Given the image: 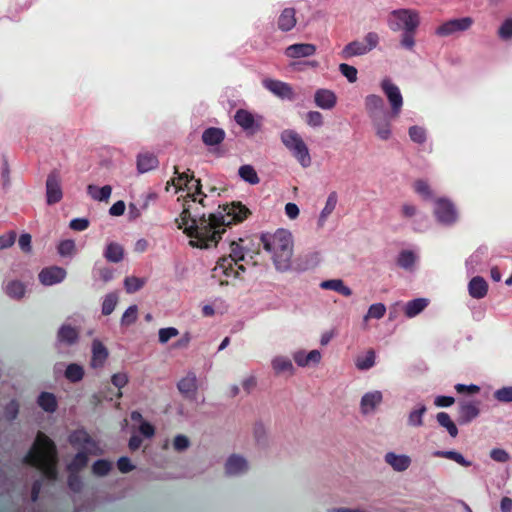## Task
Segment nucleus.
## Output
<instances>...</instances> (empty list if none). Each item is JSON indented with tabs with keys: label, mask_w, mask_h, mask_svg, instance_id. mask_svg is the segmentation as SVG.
<instances>
[{
	"label": "nucleus",
	"mask_w": 512,
	"mask_h": 512,
	"mask_svg": "<svg viewBox=\"0 0 512 512\" xmlns=\"http://www.w3.org/2000/svg\"><path fill=\"white\" fill-rule=\"evenodd\" d=\"M251 214V211L241 202H232L219 205L217 212L192 214L188 207H184L179 228L184 227V233L195 240L189 244L197 248L216 246L226 227L241 223Z\"/></svg>",
	"instance_id": "nucleus-1"
},
{
	"label": "nucleus",
	"mask_w": 512,
	"mask_h": 512,
	"mask_svg": "<svg viewBox=\"0 0 512 512\" xmlns=\"http://www.w3.org/2000/svg\"><path fill=\"white\" fill-rule=\"evenodd\" d=\"M260 244L270 255L276 270L284 272L290 269L294 247L293 236L290 231L280 228L273 233H262Z\"/></svg>",
	"instance_id": "nucleus-2"
},
{
	"label": "nucleus",
	"mask_w": 512,
	"mask_h": 512,
	"mask_svg": "<svg viewBox=\"0 0 512 512\" xmlns=\"http://www.w3.org/2000/svg\"><path fill=\"white\" fill-rule=\"evenodd\" d=\"M26 461L42 471L48 479L56 478V449L54 443L45 434L38 433Z\"/></svg>",
	"instance_id": "nucleus-3"
},
{
	"label": "nucleus",
	"mask_w": 512,
	"mask_h": 512,
	"mask_svg": "<svg viewBox=\"0 0 512 512\" xmlns=\"http://www.w3.org/2000/svg\"><path fill=\"white\" fill-rule=\"evenodd\" d=\"M230 250V254L219 258L212 269V278L217 279L220 285H228V278H238L240 272L246 270L244 265L239 264L245 259L244 248L236 241H232Z\"/></svg>",
	"instance_id": "nucleus-4"
},
{
	"label": "nucleus",
	"mask_w": 512,
	"mask_h": 512,
	"mask_svg": "<svg viewBox=\"0 0 512 512\" xmlns=\"http://www.w3.org/2000/svg\"><path fill=\"white\" fill-rule=\"evenodd\" d=\"M280 139L283 145L292 153L293 157L297 159L302 167L307 168L311 165L309 149L302 137L295 130H283L281 132Z\"/></svg>",
	"instance_id": "nucleus-5"
},
{
	"label": "nucleus",
	"mask_w": 512,
	"mask_h": 512,
	"mask_svg": "<svg viewBox=\"0 0 512 512\" xmlns=\"http://www.w3.org/2000/svg\"><path fill=\"white\" fill-rule=\"evenodd\" d=\"M420 24L419 14L411 9H398L390 14L388 25L392 31H399L401 29L416 31Z\"/></svg>",
	"instance_id": "nucleus-6"
},
{
	"label": "nucleus",
	"mask_w": 512,
	"mask_h": 512,
	"mask_svg": "<svg viewBox=\"0 0 512 512\" xmlns=\"http://www.w3.org/2000/svg\"><path fill=\"white\" fill-rule=\"evenodd\" d=\"M174 174L177 175V177L172 178L167 182L166 190L169 189V185H173L176 190H180L185 186L189 191L192 190V186H189V183L194 181V189L195 192L193 194H189V196L192 198V201H196V195L206 197V195L202 192V184L200 179H195L193 172L188 169L186 172H179V169L177 166H174ZM199 203L201 205L203 204V198L199 200Z\"/></svg>",
	"instance_id": "nucleus-7"
},
{
	"label": "nucleus",
	"mask_w": 512,
	"mask_h": 512,
	"mask_svg": "<svg viewBox=\"0 0 512 512\" xmlns=\"http://www.w3.org/2000/svg\"><path fill=\"white\" fill-rule=\"evenodd\" d=\"M434 214L439 223L447 226L453 225L458 219L455 205L445 198L436 200Z\"/></svg>",
	"instance_id": "nucleus-8"
},
{
	"label": "nucleus",
	"mask_w": 512,
	"mask_h": 512,
	"mask_svg": "<svg viewBox=\"0 0 512 512\" xmlns=\"http://www.w3.org/2000/svg\"><path fill=\"white\" fill-rule=\"evenodd\" d=\"M381 88L391 105V116L398 117L403 106V97L399 88L389 79H384L381 82Z\"/></svg>",
	"instance_id": "nucleus-9"
},
{
	"label": "nucleus",
	"mask_w": 512,
	"mask_h": 512,
	"mask_svg": "<svg viewBox=\"0 0 512 512\" xmlns=\"http://www.w3.org/2000/svg\"><path fill=\"white\" fill-rule=\"evenodd\" d=\"M63 197L61 178L57 170L51 171L46 179V201L53 205L61 201Z\"/></svg>",
	"instance_id": "nucleus-10"
},
{
	"label": "nucleus",
	"mask_w": 512,
	"mask_h": 512,
	"mask_svg": "<svg viewBox=\"0 0 512 512\" xmlns=\"http://www.w3.org/2000/svg\"><path fill=\"white\" fill-rule=\"evenodd\" d=\"M473 22L474 21L471 17L451 19L440 25L436 29V34L442 37H447L456 32H463L468 30L472 26Z\"/></svg>",
	"instance_id": "nucleus-11"
},
{
	"label": "nucleus",
	"mask_w": 512,
	"mask_h": 512,
	"mask_svg": "<svg viewBox=\"0 0 512 512\" xmlns=\"http://www.w3.org/2000/svg\"><path fill=\"white\" fill-rule=\"evenodd\" d=\"M69 441L75 448L86 451L89 454L97 455L99 452L95 441L84 430L73 432L69 437Z\"/></svg>",
	"instance_id": "nucleus-12"
},
{
	"label": "nucleus",
	"mask_w": 512,
	"mask_h": 512,
	"mask_svg": "<svg viewBox=\"0 0 512 512\" xmlns=\"http://www.w3.org/2000/svg\"><path fill=\"white\" fill-rule=\"evenodd\" d=\"M262 85L281 99L294 100L295 98L292 86L286 82L267 78L262 81Z\"/></svg>",
	"instance_id": "nucleus-13"
},
{
	"label": "nucleus",
	"mask_w": 512,
	"mask_h": 512,
	"mask_svg": "<svg viewBox=\"0 0 512 512\" xmlns=\"http://www.w3.org/2000/svg\"><path fill=\"white\" fill-rule=\"evenodd\" d=\"M67 275L64 268L58 266L46 267L39 273V280L43 285L51 286L62 282Z\"/></svg>",
	"instance_id": "nucleus-14"
},
{
	"label": "nucleus",
	"mask_w": 512,
	"mask_h": 512,
	"mask_svg": "<svg viewBox=\"0 0 512 512\" xmlns=\"http://www.w3.org/2000/svg\"><path fill=\"white\" fill-rule=\"evenodd\" d=\"M391 118H394L391 113L371 118L376 135L381 140H388L391 136Z\"/></svg>",
	"instance_id": "nucleus-15"
},
{
	"label": "nucleus",
	"mask_w": 512,
	"mask_h": 512,
	"mask_svg": "<svg viewBox=\"0 0 512 512\" xmlns=\"http://www.w3.org/2000/svg\"><path fill=\"white\" fill-rule=\"evenodd\" d=\"M235 122L245 131L254 134L260 129V125L256 123L253 114L245 109H239L234 116Z\"/></svg>",
	"instance_id": "nucleus-16"
},
{
	"label": "nucleus",
	"mask_w": 512,
	"mask_h": 512,
	"mask_svg": "<svg viewBox=\"0 0 512 512\" xmlns=\"http://www.w3.org/2000/svg\"><path fill=\"white\" fill-rule=\"evenodd\" d=\"M365 108L370 118H374L389 113L384 106L383 99L375 94L368 95L365 98Z\"/></svg>",
	"instance_id": "nucleus-17"
},
{
	"label": "nucleus",
	"mask_w": 512,
	"mask_h": 512,
	"mask_svg": "<svg viewBox=\"0 0 512 512\" xmlns=\"http://www.w3.org/2000/svg\"><path fill=\"white\" fill-rule=\"evenodd\" d=\"M316 46L310 43H296L285 49V55L289 58H302L314 55Z\"/></svg>",
	"instance_id": "nucleus-18"
},
{
	"label": "nucleus",
	"mask_w": 512,
	"mask_h": 512,
	"mask_svg": "<svg viewBox=\"0 0 512 512\" xmlns=\"http://www.w3.org/2000/svg\"><path fill=\"white\" fill-rule=\"evenodd\" d=\"M315 104L322 109L335 107L337 98L334 92L328 89H318L314 96Z\"/></svg>",
	"instance_id": "nucleus-19"
},
{
	"label": "nucleus",
	"mask_w": 512,
	"mask_h": 512,
	"mask_svg": "<svg viewBox=\"0 0 512 512\" xmlns=\"http://www.w3.org/2000/svg\"><path fill=\"white\" fill-rule=\"evenodd\" d=\"M294 361L300 367H307L320 362L322 355L318 350H312L310 352L297 351L294 356Z\"/></svg>",
	"instance_id": "nucleus-20"
},
{
	"label": "nucleus",
	"mask_w": 512,
	"mask_h": 512,
	"mask_svg": "<svg viewBox=\"0 0 512 512\" xmlns=\"http://www.w3.org/2000/svg\"><path fill=\"white\" fill-rule=\"evenodd\" d=\"M297 23L294 8H285L278 17L277 26L282 32L291 31Z\"/></svg>",
	"instance_id": "nucleus-21"
},
{
	"label": "nucleus",
	"mask_w": 512,
	"mask_h": 512,
	"mask_svg": "<svg viewBox=\"0 0 512 512\" xmlns=\"http://www.w3.org/2000/svg\"><path fill=\"white\" fill-rule=\"evenodd\" d=\"M468 290L472 298L481 299L487 294L488 284L483 277L475 276L470 280Z\"/></svg>",
	"instance_id": "nucleus-22"
},
{
	"label": "nucleus",
	"mask_w": 512,
	"mask_h": 512,
	"mask_svg": "<svg viewBox=\"0 0 512 512\" xmlns=\"http://www.w3.org/2000/svg\"><path fill=\"white\" fill-rule=\"evenodd\" d=\"M367 53L368 51L365 48V43L355 40L344 46V48L340 52V56L343 59H349L351 57L362 56Z\"/></svg>",
	"instance_id": "nucleus-23"
},
{
	"label": "nucleus",
	"mask_w": 512,
	"mask_h": 512,
	"mask_svg": "<svg viewBox=\"0 0 512 512\" xmlns=\"http://www.w3.org/2000/svg\"><path fill=\"white\" fill-rule=\"evenodd\" d=\"M224 138V130L216 127L207 128L202 134V141L207 146L218 145L224 140Z\"/></svg>",
	"instance_id": "nucleus-24"
},
{
	"label": "nucleus",
	"mask_w": 512,
	"mask_h": 512,
	"mask_svg": "<svg viewBox=\"0 0 512 512\" xmlns=\"http://www.w3.org/2000/svg\"><path fill=\"white\" fill-rule=\"evenodd\" d=\"M159 164L157 157L152 153H142L137 158V168L140 173L155 169Z\"/></svg>",
	"instance_id": "nucleus-25"
},
{
	"label": "nucleus",
	"mask_w": 512,
	"mask_h": 512,
	"mask_svg": "<svg viewBox=\"0 0 512 512\" xmlns=\"http://www.w3.org/2000/svg\"><path fill=\"white\" fill-rule=\"evenodd\" d=\"M429 304V300L426 298H417L407 302L404 306L405 316L408 318L416 317L422 312Z\"/></svg>",
	"instance_id": "nucleus-26"
},
{
	"label": "nucleus",
	"mask_w": 512,
	"mask_h": 512,
	"mask_svg": "<svg viewBox=\"0 0 512 512\" xmlns=\"http://www.w3.org/2000/svg\"><path fill=\"white\" fill-rule=\"evenodd\" d=\"M338 197L336 192H331L326 200L325 206L322 209L319 219H318V227L322 228L328 216L334 211L336 205H337Z\"/></svg>",
	"instance_id": "nucleus-27"
},
{
	"label": "nucleus",
	"mask_w": 512,
	"mask_h": 512,
	"mask_svg": "<svg viewBox=\"0 0 512 512\" xmlns=\"http://www.w3.org/2000/svg\"><path fill=\"white\" fill-rule=\"evenodd\" d=\"M225 469L229 475H236L247 469V463L244 458L232 455L228 458Z\"/></svg>",
	"instance_id": "nucleus-28"
},
{
	"label": "nucleus",
	"mask_w": 512,
	"mask_h": 512,
	"mask_svg": "<svg viewBox=\"0 0 512 512\" xmlns=\"http://www.w3.org/2000/svg\"><path fill=\"white\" fill-rule=\"evenodd\" d=\"M386 462L393 467L396 471H404L410 465V458L405 455H396L394 453H388L385 456Z\"/></svg>",
	"instance_id": "nucleus-29"
},
{
	"label": "nucleus",
	"mask_w": 512,
	"mask_h": 512,
	"mask_svg": "<svg viewBox=\"0 0 512 512\" xmlns=\"http://www.w3.org/2000/svg\"><path fill=\"white\" fill-rule=\"evenodd\" d=\"M87 193L94 200L108 201L112 193V187L110 185H105L98 188L96 185L89 184L87 186Z\"/></svg>",
	"instance_id": "nucleus-30"
},
{
	"label": "nucleus",
	"mask_w": 512,
	"mask_h": 512,
	"mask_svg": "<svg viewBox=\"0 0 512 512\" xmlns=\"http://www.w3.org/2000/svg\"><path fill=\"white\" fill-rule=\"evenodd\" d=\"M381 401L382 394L380 392L366 394L361 401L362 412L365 414L372 412Z\"/></svg>",
	"instance_id": "nucleus-31"
},
{
	"label": "nucleus",
	"mask_w": 512,
	"mask_h": 512,
	"mask_svg": "<svg viewBox=\"0 0 512 512\" xmlns=\"http://www.w3.org/2000/svg\"><path fill=\"white\" fill-rule=\"evenodd\" d=\"M104 257L109 262L118 263L124 258V249L120 244L111 242L106 247Z\"/></svg>",
	"instance_id": "nucleus-32"
},
{
	"label": "nucleus",
	"mask_w": 512,
	"mask_h": 512,
	"mask_svg": "<svg viewBox=\"0 0 512 512\" xmlns=\"http://www.w3.org/2000/svg\"><path fill=\"white\" fill-rule=\"evenodd\" d=\"M92 352H93L92 365L94 367L103 366L104 362L106 361V359L108 357L107 349L102 345L101 342L95 340L93 342Z\"/></svg>",
	"instance_id": "nucleus-33"
},
{
	"label": "nucleus",
	"mask_w": 512,
	"mask_h": 512,
	"mask_svg": "<svg viewBox=\"0 0 512 512\" xmlns=\"http://www.w3.org/2000/svg\"><path fill=\"white\" fill-rule=\"evenodd\" d=\"M479 414V408L475 403H462L459 410V421L467 423Z\"/></svg>",
	"instance_id": "nucleus-34"
},
{
	"label": "nucleus",
	"mask_w": 512,
	"mask_h": 512,
	"mask_svg": "<svg viewBox=\"0 0 512 512\" xmlns=\"http://www.w3.org/2000/svg\"><path fill=\"white\" fill-rule=\"evenodd\" d=\"M37 403L43 410L50 413L56 411L58 406L56 396L49 392H42Z\"/></svg>",
	"instance_id": "nucleus-35"
},
{
	"label": "nucleus",
	"mask_w": 512,
	"mask_h": 512,
	"mask_svg": "<svg viewBox=\"0 0 512 512\" xmlns=\"http://www.w3.org/2000/svg\"><path fill=\"white\" fill-rule=\"evenodd\" d=\"M320 287L323 289L336 291L344 296H350L352 294L351 289L347 287L341 279L323 281L320 284Z\"/></svg>",
	"instance_id": "nucleus-36"
},
{
	"label": "nucleus",
	"mask_w": 512,
	"mask_h": 512,
	"mask_svg": "<svg viewBox=\"0 0 512 512\" xmlns=\"http://www.w3.org/2000/svg\"><path fill=\"white\" fill-rule=\"evenodd\" d=\"M5 291L9 297L21 299L25 295L26 287L21 281L13 280L7 283Z\"/></svg>",
	"instance_id": "nucleus-37"
},
{
	"label": "nucleus",
	"mask_w": 512,
	"mask_h": 512,
	"mask_svg": "<svg viewBox=\"0 0 512 512\" xmlns=\"http://www.w3.org/2000/svg\"><path fill=\"white\" fill-rule=\"evenodd\" d=\"M239 176L247 183L251 185H256L260 182V179L257 175L256 170L251 165H242L239 168Z\"/></svg>",
	"instance_id": "nucleus-38"
},
{
	"label": "nucleus",
	"mask_w": 512,
	"mask_h": 512,
	"mask_svg": "<svg viewBox=\"0 0 512 512\" xmlns=\"http://www.w3.org/2000/svg\"><path fill=\"white\" fill-rule=\"evenodd\" d=\"M272 367H273L275 373H277V374H282V373L293 374V372H294V367L292 365V362L289 359L284 358V357H276L272 361Z\"/></svg>",
	"instance_id": "nucleus-39"
},
{
	"label": "nucleus",
	"mask_w": 512,
	"mask_h": 512,
	"mask_svg": "<svg viewBox=\"0 0 512 512\" xmlns=\"http://www.w3.org/2000/svg\"><path fill=\"white\" fill-rule=\"evenodd\" d=\"M375 358V351L373 349H369L364 353V355L356 358V367L359 370H367L374 365Z\"/></svg>",
	"instance_id": "nucleus-40"
},
{
	"label": "nucleus",
	"mask_w": 512,
	"mask_h": 512,
	"mask_svg": "<svg viewBox=\"0 0 512 512\" xmlns=\"http://www.w3.org/2000/svg\"><path fill=\"white\" fill-rule=\"evenodd\" d=\"M146 283L144 278L136 276H128L124 280V287L127 293H135L139 291Z\"/></svg>",
	"instance_id": "nucleus-41"
},
{
	"label": "nucleus",
	"mask_w": 512,
	"mask_h": 512,
	"mask_svg": "<svg viewBox=\"0 0 512 512\" xmlns=\"http://www.w3.org/2000/svg\"><path fill=\"white\" fill-rule=\"evenodd\" d=\"M88 454L89 453L86 451L78 452L74 459L71 461V463L68 465V470L70 472H78L79 470L84 468L88 462Z\"/></svg>",
	"instance_id": "nucleus-42"
},
{
	"label": "nucleus",
	"mask_w": 512,
	"mask_h": 512,
	"mask_svg": "<svg viewBox=\"0 0 512 512\" xmlns=\"http://www.w3.org/2000/svg\"><path fill=\"white\" fill-rule=\"evenodd\" d=\"M437 421L443 427H445L451 437H456L458 434V429L450 416L445 412H440L437 414Z\"/></svg>",
	"instance_id": "nucleus-43"
},
{
	"label": "nucleus",
	"mask_w": 512,
	"mask_h": 512,
	"mask_svg": "<svg viewBox=\"0 0 512 512\" xmlns=\"http://www.w3.org/2000/svg\"><path fill=\"white\" fill-rule=\"evenodd\" d=\"M415 255L410 250H403L400 252L398 258H397V264L401 268L404 269H411L414 266L415 263Z\"/></svg>",
	"instance_id": "nucleus-44"
},
{
	"label": "nucleus",
	"mask_w": 512,
	"mask_h": 512,
	"mask_svg": "<svg viewBox=\"0 0 512 512\" xmlns=\"http://www.w3.org/2000/svg\"><path fill=\"white\" fill-rule=\"evenodd\" d=\"M61 341L68 344L74 343L78 338V332L69 325H64L59 331Z\"/></svg>",
	"instance_id": "nucleus-45"
},
{
	"label": "nucleus",
	"mask_w": 512,
	"mask_h": 512,
	"mask_svg": "<svg viewBox=\"0 0 512 512\" xmlns=\"http://www.w3.org/2000/svg\"><path fill=\"white\" fill-rule=\"evenodd\" d=\"M83 375V368L77 364H70L65 371V377L72 382L80 381Z\"/></svg>",
	"instance_id": "nucleus-46"
},
{
	"label": "nucleus",
	"mask_w": 512,
	"mask_h": 512,
	"mask_svg": "<svg viewBox=\"0 0 512 512\" xmlns=\"http://www.w3.org/2000/svg\"><path fill=\"white\" fill-rule=\"evenodd\" d=\"M409 137L413 142L423 144L426 141V131L420 126H411L409 128Z\"/></svg>",
	"instance_id": "nucleus-47"
},
{
	"label": "nucleus",
	"mask_w": 512,
	"mask_h": 512,
	"mask_svg": "<svg viewBox=\"0 0 512 512\" xmlns=\"http://www.w3.org/2000/svg\"><path fill=\"white\" fill-rule=\"evenodd\" d=\"M386 307L382 303L372 304L368 309L367 314L364 317V320H368V318L380 319L385 315Z\"/></svg>",
	"instance_id": "nucleus-48"
},
{
	"label": "nucleus",
	"mask_w": 512,
	"mask_h": 512,
	"mask_svg": "<svg viewBox=\"0 0 512 512\" xmlns=\"http://www.w3.org/2000/svg\"><path fill=\"white\" fill-rule=\"evenodd\" d=\"M339 71L340 73L347 78V80L350 82V83H354L357 81V74H358V71L357 69L354 67V66H351L349 64H346V63H341L339 65Z\"/></svg>",
	"instance_id": "nucleus-49"
},
{
	"label": "nucleus",
	"mask_w": 512,
	"mask_h": 512,
	"mask_svg": "<svg viewBox=\"0 0 512 512\" xmlns=\"http://www.w3.org/2000/svg\"><path fill=\"white\" fill-rule=\"evenodd\" d=\"M75 242L71 239L63 240L58 245V253L61 256H71L75 253Z\"/></svg>",
	"instance_id": "nucleus-50"
},
{
	"label": "nucleus",
	"mask_w": 512,
	"mask_h": 512,
	"mask_svg": "<svg viewBox=\"0 0 512 512\" xmlns=\"http://www.w3.org/2000/svg\"><path fill=\"white\" fill-rule=\"evenodd\" d=\"M117 304V297L114 294H108L102 304V314L105 316L110 315Z\"/></svg>",
	"instance_id": "nucleus-51"
},
{
	"label": "nucleus",
	"mask_w": 512,
	"mask_h": 512,
	"mask_svg": "<svg viewBox=\"0 0 512 512\" xmlns=\"http://www.w3.org/2000/svg\"><path fill=\"white\" fill-rule=\"evenodd\" d=\"M414 190L416 193L424 197L425 199H429L432 197V191L428 185V183L424 180H417L414 183Z\"/></svg>",
	"instance_id": "nucleus-52"
},
{
	"label": "nucleus",
	"mask_w": 512,
	"mask_h": 512,
	"mask_svg": "<svg viewBox=\"0 0 512 512\" xmlns=\"http://www.w3.org/2000/svg\"><path fill=\"white\" fill-rule=\"evenodd\" d=\"M498 36L502 40H510L512 38V18L506 19L498 29Z\"/></svg>",
	"instance_id": "nucleus-53"
},
{
	"label": "nucleus",
	"mask_w": 512,
	"mask_h": 512,
	"mask_svg": "<svg viewBox=\"0 0 512 512\" xmlns=\"http://www.w3.org/2000/svg\"><path fill=\"white\" fill-rule=\"evenodd\" d=\"M111 463L106 460H99L92 466L93 473L97 476H104L111 470Z\"/></svg>",
	"instance_id": "nucleus-54"
},
{
	"label": "nucleus",
	"mask_w": 512,
	"mask_h": 512,
	"mask_svg": "<svg viewBox=\"0 0 512 512\" xmlns=\"http://www.w3.org/2000/svg\"><path fill=\"white\" fill-rule=\"evenodd\" d=\"M306 123L311 127H320L323 125V116L318 111H309L306 114Z\"/></svg>",
	"instance_id": "nucleus-55"
},
{
	"label": "nucleus",
	"mask_w": 512,
	"mask_h": 512,
	"mask_svg": "<svg viewBox=\"0 0 512 512\" xmlns=\"http://www.w3.org/2000/svg\"><path fill=\"white\" fill-rule=\"evenodd\" d=\"M426 408L424 405L419 406L417 409L410 413L409 421L414 426H420L422 424V416L425 413Z\"/></svg>",
	"instance_id": "nucleus-56"
},
{
	"label": "nucleus",
	"mask_w": 512,
	"mask_h": 512,
	"mask_svg": "<svg viewBox=\"0 0 512 512\" xmlns=\"http://www.w3.org/2000/svg\"><path fill=\"white\" fill-rule=\"evenodd\" d=\"M16 232L10 231L4 235L0 236V250L11 247L16 240Z\"/></svg>",
	"instance_id": "nucleus-57"
},
{
	"label": "nucleus",
	"mask_w": 512,
	"mask_h": 512,
	"mask_svg": "<svg viewBox=\"0 0 512 512\" xmlns=\"http://www.w3.org/2000/svg\"><path fill=\"white\" fill-rule=\"evenodd\" d=\"M495 398L500 402H512V386L497 390Z\"/></svg>",
	"instance_id": "nucleus-58"
},
{
	"label": "nucleus",
	"mask_w": 512,
	"mask_h": 512,
	"mask_svg": "<svg viewBox=\"0 0 512 512\" xmlns=\"http://www.w3.org/2000/svg\"><path fill=\"white\" fill-rule=\"evenodd\" d=\"M364 41L365 48L367 49L368 52H370L371 50L377 47L379 43V36L375 32H369L365 35Z\"/></svg>",
	"instance_id": "nucleus-59"
},
{
	"label": "nucleus",
	"mask_w": 512,
	"mask_h": 512,
	"mask_svg": "<svg viewBox=\"0 0 512 512\" xmlns=\"http://www.w3.org/2000/svg\"><path fill=\"white\" fill-rule=\"evenodd\" d=\"M414 34H415V31H409V30H405L404 33L402 34V39H401V45L406 48V49H413L414 45H415V39H414Z\"/></svg>",
	"instance_id": "nucleus-60"
},
{
	"label": "nucleus",
	"mask_w": 512,
	"mask_h": 512,
	"mask_svg": "<svg viewBox=\"0 0 512 512\" xmlns=\"http://www.w3.org/2000/svg\"><path fill=\"white\" fill-rule=\"evenodd\" d=\"M31 235L28 234V233H24V234H21L20 237H19V247L21 248V250L25 253H29L32 249V246H31Z\"/></svg>",
	"instance_id": "nucleus-61"
},
{
	"label": "nucleus",
	"mask_w": 512,
	"mask_h": 512,
	"mask_svg": "<svg viewBox=\"0 0 512 512\" xmlns=\"http://www.w3.org/2000/svg\"><path fill=\"white\" fill-rule=\"evenodd\" d=\"M89 226V221L85 218H75L71 220L69 227L75 231H84Z\"/></svg>",
	"instance_id": "nucleus-62"
},
{
	"label": "nucleus",
	"mask_w": 512,
	"mask_h": 512,
	"mask_svg": "<svg viewBox=\"0 0 512 512\" xmlns=\"http://www.w3.org/2000/svg\"><path fill=\"white\" fill-rule=\"evenodd\" d=\"M173 446L177 451H184L189 446V440L184 435H178L174 439Z\"/></svg>",
	"instance_id": "nucleus-63"
},
{
	"label": "nucleus",
	"mask_w": 512,
	"mask_h": 512,
	"mask_svg": "<svg viewBox=\"0 0 512 512\" xmlns=\"http://www.w3.org/2000/svg\"><path fill=\"white\" fill-rule=\"evenodd\" d=\"M178 335V331L175 328H165L159 331V340L162 343L167 342L170 338Z\"/></svg>",
	"instance_id": "nucleus-64"
}]
</instances>
